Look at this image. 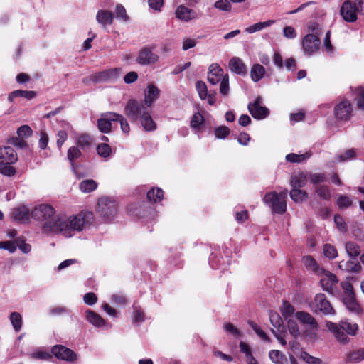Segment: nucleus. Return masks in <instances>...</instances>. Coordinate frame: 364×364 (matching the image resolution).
Masks as SVG:
<instances>
[{"instance_id":"1","label":"nucleus","mask_w":364,"mask_h":364,"mask_svg":"<svg viewBox=\"0 0 364 364\" xmlns=\"http://www.w3.org/2000/svg\"><path fill=\"white\" fill-rule=\"evenodd\" d=\"M94 215L90 211H81L77 215H71L68 218H60L57 232L65 237H71L75 232L82 231L87 226L93 222Z\"/></svg>"},{"instance_id":"2","label":"nucleus","mask_w":364,"mask_h":364,"mask_svg":"<svg viewBox=\"0 0 364 364\" xmlns=\"http://www.w3.org/2000/svg\"><path fill=\"white\" fill-rule=\"evenodd\" d=\"M54 208L48 204H40L31 210V217L41 223L42 232L46 235L57 233L60 215H55Z\"/></svg>"},{"instance_id":"3","label":"nucleus","mask_w":364,"mask_h":364,"mask_svg":"<svg viewBox=\"0 0 364 364\" xmlns=\"http://www.w3.org/2000/svg\"><path fill=\"white\" fill-rule=\"evenodd\" d=\"M124 113L132 121L139 120L141 126L146 132L154 131L156 124L151 116V109L144 107L142 102L131 99L124 107Z\"/></svg>"},{"instance_id":"4","label":"nucleus","mask_w":364,"mask_h":364,"mask_svg":"<svg viewBox=\"0 0 364 364\" xmlns=\"http://www.w3.org/2000/svg\"><path fill=\"white\" fill-rule=\"evenodd\" d=\"M326 326L329 331L333 333L337 341L343 344L347 343L349 341L348 335H355L358 328L356 323L348 321H341L338 324L327 321Z\"/></svg>"},{"instance_id":"5","label":"nucleus","mask_w":364,"mask_h":364,"mask_svg":"<svg viewBox=\"0 0 364 364\" xmlns=\"http://www.w3.org/2000/svg\"><path fill=\"white\" fill-rule=\"evenodd\" d=\"M18 161L16 151L11 146H0V173L6 176H14L16 171L12 164Z\"/></svg>"},{"instance_id":"6","label":"nucleus","mask_w":364,"mask_h":364,"mask_svg":"<svg viewBox=\"0 0 364 364\" xmlns=\"http://www.w3.org/2000/svg\"><path fill=\"white\" fill-rule=\"evenodd\" d=\"M287 190L282 191L279 193L276 191H271L265 194L263 200L271 208L273 213L283 214L287 210Z\"/></svg>"},{"instance_id":"7","label":"nucleus","mask_w":364,"mask_h":364,"mask_svg":"<svg viewBox=\"0 0 364 364\" xmlns=\"http://www.w3.org/2000/svg\"><path fill=\"white\" fill-rule=\"evenodd\" d=\"M340 13L347 22H355L358 14H364V0H346L341 6Z\"/></svg>"},{"instance_id":"8","label":"nucleus","mask_w":364,"mask_h":364,"mask_svg":"<svg viewBox=\"0 0 364 364\" xmlns=\"http://www.w3.org/2000/svg\"><path fill=\"white\" fill-rule=\"evenodd\" d=\"M97 206L98 213L105 220H112L117 213L116 201L109 197L100 198L98 200Z\"/></svg>"},{"instance_id":"9","label":"nucleus","mask_w":364,"mask_h":364,"mask_svg":"<svg viewBox=\"0 0 364 364\" xmlns=\"http://www.w3.org/2000/svg\"><path fill=\"white\" fill-rule=\"evenodd\" d=\"M319 275H321L320 284L324 291L334 296L341 295L337 288L338 280L335 274L323 269Z\"/></svg>"},{"instance_id":"10","label":"nucleus","mask_w":364,"mask_h":364,"mask_svg":"<svg viewBox=\"0 0 364 364\" xmlns=\"http://www.w3.org/2000/svg\"><path fill=\"white\" fill-rule=\"evenodd\" d=\"M311 310L315 313H322L325 315L333 314L334 310L323 294H318L310 304Z\"/></svg>"},{"instance_id":"11","label":"nucleus","mask_w":364,"mask_h":364,"mask_svg":"<svg viewBox=\"0 0 364 364\" xmlns=\"http://www.w3.org/2000/svg\"><path fill=\"white\" fill-rule=\"evenodd\" d=\"M334 115L339 122H348L353 117V107L346 100H343L334 107Z\"/></svg>"},{"instance_id":"12","label":"nucleus","mask_w":364,"mask_h":364,"mask_svg":"<svg viewBox=\"0 0 364 364\" xmlns=\"http://www.w3.org/2000/svg\"><path fill=\"white\" fill-rule=\"evenodd\" d=\"M321 40L314 34H306L302 40V49L304 55L311 56L319 50Z\"/></svg>"},{"instance_id":"13","label":"nucleus","mask_w":364,"mask_h":364,"mask_svg":"<svg viewBox=\"0 0 364 364\" xmlns=\"http://www.w3.org/2000/svg\"><path fill=\"white\" fill-rule=\"evenodd\" d=\"M121 73V68L107 69L92 75L90 79L92 80L94 82H114L119 77Z\"/></svg>"},{"instance_id":"14","label":"nucleus","mask_w":364,"mask_h":364,"mask_svg":"<svg viewBox=\"0 0 364 364\" xmlns=\"http://www.w3.org/2000/svg\"><path fill=\"white\" fill-rule=\"evenodd\" d=\"M262 99L261 97H257L254 102H250L248 105V110L252 117L257 119H263L269 116V109L262 105Z\"/></svg>"},{"instance_id":"15","label":"nucleus","mask_w":364,"mask_h":364,"mask_svg":"<svg viewBox=\"0 0 364 364\" xmlns=\"http://www.w3.org/2000/svg\"><path fill=\"white\" fill-rule=\"evenodd\" d=\"M118 113L108 112L102 113L100 118L97 120V127L102 133H109L112 129V122H116V117H118Z\"/></svg>"},{"instance_id":"16","label":"nucleus","mask_w":364,"mask_h":364,"mask_svg":"<svg viewBox=\"0 0 364 364\" xmlns=\"http://www.w3.org/2000/svg\"><path fill=\"white\" fill-rule=\"evenodd\" d=\"M159 58V55L151 48L144 47L139 50L136 61L140 65H146L157 62Z\"/></svg>"},{"instance_id":"17","label":"nucleus","mask_w":364,"mask_h":364,"mask_svg":"<svg viewBox=\"0 0 364 364\" xmlns=\"http://www.w3.org/2000/svg\"><path fill=\"white\" fill-rule=\"evenodd\" d=\"M51 351L58 359L66 361H75L77 360V354L71 349L62 345L53 346Z\"/></svg>"},{"instance_id":"18","label":"nucleus","mask_w":364,"mask_h":364,"mask_svg":"<svg viewBox=\"0 0 364 364\" xmlns=\"http://www.w3.org/2000/svg\"><path fill=\"white\" fill-rule=\"evenodd\" d=\"M160 94L159 89L153 84L149 85L144 91V101L141 102L144 107L151 109L152 104L156 100Z\"/></svg>"},{"instance_id":"19","label":"nucleus","mask_w":364,"mask_h":364,"mask_svg":"<svg viewBox=\"0 0 364 364\" xmlns=\"http://www.w3.org/2000/svg\"><path fill=\"white\" fill-rule=\"evenodd\" d=\"M295 318L301 323L308 326L311 330L317 331L318 323L310 314L305 311H297L295 314Z\"/></svg>"},{"instance_id":"20","label":"nucleus","mask_w":364,"mask_h":364,"mask_svg":"<svg viewBox=\"0 0 364 364\" xmlns=\"http://www.w3.org/2000/svg\"><path fill=\"white\" fill-rule=\"evenodd\" d=\"M223 70L216 63L211 64L208 73V82L215 85L224 78Z\"/></svg>"},{"instance_id":"21","label":"nucleus","mask_w":364,"mask_h":364,"mask_svg":"<svg viewBox=\"0 0 364 364\" xmlns=\"http://www.w3.org/2000/svg\"><path fill=\"white\" fill-rule=\"evenodd\" d=\"M86 320L95 327L100 328L105 326L107 328H111V324L107 323L104 318L95 311L87 309L85 311Z\"/></svg>"},{"instance_id":"22","label":"nucleus","mask_w":364,"mask_h":364,"mask_svg":"<svg viewBox=\"0 0 364 364\" xmlns=\"http://www.w3.org/2000/svg\"><path fill=\"white\" fill-rule=\"evenodd\" d=\"M176 16L178 19L184 21H188L198 18L195 11L183 5L179 6L176 9Z\"/></svg>"},{"instance_id":"23","label":"nucleus","mask_w":364,"mask_h":364,"mask_svg":"<svg viewBox=\"0 0 364 364\" xmlns=\"http://www.w3.org/2000/svg\"><path fill=\"white\" fill-rule=\"evenodd\" d=\"M229 68L232 72L240 75H245L247 71L246 65L238 57H233L230 60Z\"/></svg>"},{"instance_id":"24","label":"nucleus","mask_w":364,"mask_h":364,"mask_svg":"<svg viewBox=\"0 0 364 364\" xmlns=\"http://www.w3.org/2000/svg\"><path fill=\"white\" fill-rule=\"evenodd\" d=\"M12 215L16 220L20 223H25L29 221V210L25 205L14 208L12 211Z\"/></svg>"},{"instance_id":"25","label":"nucleus","mask_w":364,"mask_h":364,"mask_svg":"<svg viewBox=\"0 0 364 364\" xmlns=\"http://www.w3.org/2000/svg\"><path fill=\"white\" fill-rule=\"evenodd\" d=\"M114 14L111 11L99 10L96 15L97 21L103 27L112 23Z\"/></svg>"},{"instance_id":"26","label":"nucleus","mask_w":364,"mask_h":364,"mask_svg":"<svg viewBox=\"0 0 364 364\" xmlns=\"http://www.w3.org/2000/svg\"><path fill=\"white\" fill-rule=\"evenodd\" d=\"M36 96V92L35 91L31 90H17L11 92L8 97V100L9 102H13L14 98L16 97H25L27 100H31Z\"/></svg>"},{"instance_id":"27","label":"nucleus","mask_w":364,"mask_h":364,"mask_svg":"<svg viewBox=\"0 0 364 364\" xmlns=\"http://www.w3.org/2000/svg\"><path fill=\"white\" fill-rule=\"evenodd\" d=\"M338 267L341 270L348 272H358L361 269L359 262L352 260L341 261L339 262Z\"/></svg>"},{"instance_id":"28","label":"nucleus","mask_w":364,"mask_h":364,"mask_svg":"<svg viewBox=\"0 0 364 364\" xmlns=\"http://www.w3.org/2000/svg\"><path fill=\"white\" fill-rule=\"evenodd\" d=\"M266 73L265 68L260 64H254L250 70L251 79L254 82H259Z\"/></svg>"},{"instance_id":"29","label":"nucleus","mask_w":364,"mask_h":364,"mask_svg":"<svg viewBox=\"0 0 364 364\" xmlns=\"http://www.w3.org/2000/svg\"><path fill=\"white\" fill-rule=\"evenodd\" d=\"M306 183V176L304 173H298L291 176L290 184L293 188H300Z\"/></svg>"},{"instance_id":"30","label":"nucleus","mask_w":364,"mask_h":364,"mask_svg":"<svg viewBox=\"0 0 364 364\" xmlns=\"http://www.w3.org/2000/svg\"><path fill=\"white\" fill-rule=\"evenodd\" d=\"M342 300L346 306L351 311H357L359 309V305L355 300V294H346L342 296Z\"/></svg>"},{"instance_id":"31","label":"nucleus","mask_w":364,"mask_h":364,"mask_svg":"<svg viewBox=\"0 0 364 364\" xmlns=\"http://www.w3.org/2000/svg\"><path fill=\"white\" fill-rule=\"evenodd\" d=\"M275 23L274 20H268L264 22L256 23L245 29V31L248 33H253L259 31L267 27L271 26Z\"/></svg>"},{"instance_id":"32","label":"nucleus","mask_w":364,"mask_h":364,"mask_svg":"<svg viewBox=\"0 0 364 364\" xmlns=\"http://www.w3.org/2000/svg\"><path fill=\"white\" fill-rule=\"evenodd\" d=\"M62 127L63 129L59 130L56 134L57 136V146L59 149H61L63 144L65 143V141L68 139V133L66 132V129H69L70 127V124L66 122H63Z\"/></svg>"},{"instance_id":"33","label":"nucleus","mask_w":364,"mask_h":364,"mask_svg":"<svg viewBox=\"0 0 364 364\" xmlns=\"http://www.w3.org/2000/svg\"><path fill=\"white\" fill-rule=\"evenodd\" d=\"M364 360V348L358 350H353L347 354V363H359Z\"/></svg>"},{"instance_id":"34","label":"nucleus","mask_w":364,"mask_h":364,"mask_svg":"<svg viewBox=\"0 0 364 364\" xmlns=\"http://www.w3.org/2000/svg\"><path fill=\"white\" fill-rule=\"evenodd\" d=\"M346 251L352 259H355L361 252L360 246L354 242H348L345 245Z\"/></svg>"},{"instance_id":"35","label":"nucleus","mask_w":364,"mask_h":364,"mask_svg":"<svg viewBox=\"0 0 364 364\" xmlns=\"http://www.w3.org/2000/svg\"><path fill=\"white\" fill-rule=\"evenodd\" d=\"M303 262L305 266L315 273L320 274L323 271V268L319 267L316 260L311 256H305L303 257Z\"/></svg>"},{"instance_id":"36","label":"nucleus","mask_w":364,"mask_h":364,"mask_svg":"<svg viewBox=\"0 0 364 364\" xmlns=\"http://www.w3.org/2000/svg\"><path fill=\"white\" fill-rule=\"evenodd\" d=\"M97 188V183L92 179L83 180L79 184V188L83 193H90Z\"/></svg>"},{"instance_id":"37","label":"nucleus","mask_w":364,"mask_h":364,"mask_svg":"<svg viewBox=\"0 0 364 364\" xmlns=\"http://www.w3.org/2000/svg\"><path fill=\"white\" fill-rule=\"evenodd\" d=\"M269 357L275 364H286L287 363L286 356L277 350H270L269 353Z\"/></svg>"},{"instance_id":"38","label":"nucleus","mask_w":364,"mask_h":364,"mask_svg":"<svg viewBox=\"0 0 364 364\" xmlns=\"http://www.w3.org/2000/svg\"><path fill=\"white\" fill-rule=\"evenodd\" d=\"M164 197V191L159 188H153L147 193V198L149 201L157 203L162 200Z\"/></svg>"},{"instance_id":"39","label":"nucleus","mask_w":364,"mask_h":364,"mask_svg":"<svg viewBox=\"0 0 364 364\" xmlns=\"http://www.w3.org/2000/svg\"><path fill=\"white\" fill-rule=\"evenodd\" d=\"M289 194L291 198L296 203H302L308 198L307 193L299 188H293Z\"/></svg>"},{"instance_id":"40","label":"nucleus","mask_w":364,"mask_h":364,"mask_svg":"<svg viewBox=\"0 0 364 364\" xmlns=\"http://www.w3.org/2000/svg\"><path fill=\"white\" fill-rule=\"evenodd\" d=\"M281 314L282 316L286 319L291 318L294 316H295V309L292 305L287 301H284L281 309Z\"/></svg>"},{"instance_id":"41","label":"nucleus","mask_w":364,"mask_h":364,"mask_svg":"<svg viewBox=\"0 0 364 364\" xmlns=\"http://www.w3.org/2000/svg\"><path fill=\"white\" fill-rule=\"evenodd\" d=\"M204 122V117L200 112L195 113L191 120V127L195 129L196 132H199L201 129V126Z\"/></svg>"},{"instance_id":"42","label":"nucleus","mask_w":364,"mask_h":364,"mask_svg":"<svg viewBox=\"0 0 364 364\" xmlns=\"http://www.w3.org/2000/svg\"><path fill=\"white\" fill-rule=\"evenodd\" d=\"M240 351L245 355L247 363H257L255 358L252 356L251 348L247 343L245 342H240Z\"/></svg>"},{"instance_id":"43","label":"nucleus","mask_w":364,"mask_h":364,"mask_svg":"<svg viewBox=\"0 0 364 364\" xmlns=\"http://www.w3.org/2000/svg\"><path fill=\"white\" fill-rule=\"evenodd\" d=\"M81 151L77 146H71L68 150L67 157L72 166L73 169H75L74 162L76 159L81 156Z\"/></svg>"},{"instance_id":"44","label":"nucleus","mask_w":364,"mask_h":364,"mask_svg":"<svg viewBox=\"0 0 364 364\" xmlns=\"http://www.w3.org/2000/svg\"><path fill=\"white\" fill-rule=\"evenodd\" d=\"M11 323L16 332L20 331L22 326V317L18 312H12L10 315Z\"/></svg>"},{"instance_id":"45","label":"nucleus","mask_w":364,"mask_h":364,"mask_svg":"<svg viewBox=\"0 0 364 364\" xmlns=\"http://www.w3.org/2000/svg\"><path fill=\"white\" fill-rule=\"evenodd\" d=\"M315 191L321 199L328 200L331 197L329 188L326 186L318 185L316 186Z\"/></svg>"},{"instance_id":"46","label":"nucleus","mask_w":364,"mask_h":364,"mask_svg":"<svg viewBox=\"0 0 364 364\" xmlns=\"http://www.w3.org/2000/svg\"><path fill=\"white\" fill-rule=\"evenodd\" d=\"M97 152L102 158H109L112 154V149L107 144L101 143L97 146Z\"/></svg>"},{"instance_id":"47","label":"nucleus","mask_w":364,"mask_h":364,"mask_svg":"<svg viewBox=\"0 0 364 364\" xmlns=\"http://www.w3.org/2000/svg\"><path fill=\"white\" fill-rule=\"evenodd\" d=\"M311 156L310 154L306 153L304 154H289L286 156V160L287 161L291 162V163H299L305 159L309 158Z\"/></svg>"},{"instance_id":"48","label":"nucleus","mask_w":364,"mask_h":364,"mask_svg":"<svg viewBox=\"0 0 364 364\" xmlns=\"http://www.w3.org/2000/svg\"><path fill=\"white\" fill-rule=\"evenodd\" d=\"M353 203V200L346 195H338L336 204L340 208H347Z\"/></svg>"},{"instance_id":"49","label":"nucleus","mask_w":364,"mask_h":364,"mask_svg":"<svg viewBox=\"0 0 364 364\" xmlns=\"http://www.w3.org/2000/svg\"><path fill=\"white\" fill-rule=\"evenodd\" d=\"M287 328L290 333V334L296 338L299 335H300V331L298 326L297 323L291 318L287 320Z\"/></svg>"},{"instance_id":"50","label":"nucleus","mask_w":364,"mask_h":364,"mask_svg":"<svg viewBox=\"0 0 364 364\" xmlns=\"http://www.w3.org/2000/svg\"><path fill=\"white\" fill-rule=\"evenodd\" d=\"M196 89L198 93L199 97L201 100H205L207 97L208 88L205 83L202 80H198L196 83Z\"/></svg>"},{"instance_id":"51","label":"nucleus","mask_w":364,"mask_h":364,"mask_svg":"<svg viewBox=\"0 0 364 364\" xmlns=\"http://www.w3.org/2000/svg\"><path fill=\"white\" fill-rule=\"evenodd\" d=\"M230 129L225 126H220L215 129L214 134L217 139H225L230 134Z\"/></svg>"},{"instance_id":"52","label":"nucleus","mask_w":364,"mask_h":364,"mask_svg":"<svg viewBox=\"0 0 364 364\" xmlns=\"http://www.w3.org/2000/svg\"><path fill=\"white\" fill-rule=\"evenodd\" d=\"M220 82V93L223 96H228L230 91L228 75H225Z\"/></svg>"},{"instance_id":"53","label":"nucleus","mask_w":364,"mask_h":364,"mask_svg":"<svg viewBox=\"0 0 364 364\" xmlns=\"http://www.w3.org/2000/svg\"><path fill=\"white\" fill-rule=\"evenodd\" d=\"M323 250L325 257L329 259H334L338 255L336 247L330 244L324 245Z\"/></svg>"},{"instance_id":"54","label":"nucleus","mask_w":364,"mask_h":364,"mask_svg":"<svg viewBox=\"0 0 364 364\" xmlns=\"http://www.w3.org/2000/svg\"><path fill=\"white\" fill-rule=\"evenodd\" d=\"M31 357L33 359L48 360L52 358L49 352L42 349H38L31 353Z\"/></svg>"},{"instance_id":"55","label":"nucleus","mask_w":364,"mask_h":364,"mask_svg":"<svg viewBox=\"0 0 364 364\" xmlns=\"http://www.w3.org/2000/svg\"><path fill=\"white\" fill-rule=\"evenodd\" d=\"M249 325L251 326V328L254 330L255 333L263 341H268L269 337L266 334V333L255 323L253 321H249Z\"/></svg>"},{"instance_id":"56","label":"nucleus","mask_w":364,"mask_h":364,"mask_svg":"<svg viewBox=\"0 0 364 364\" xmlns=\"http://www.w3.org/2000/svg\"><path fill=\"white\" fill-rule=\"evenodd\" d=\"M91 143V138L87 134H82L78 136L77 139V145L84 149L88 147Z\"/></svg>"},{"instance_id":"57","label":"nucleus","mask_w":364,"mask_h":364,"mask_svg":"<svg viewBox=\"0 0 364 364\" xmlns=\"http://www.w3.org/2000/svg\"><path fill=\"white\" fill-rule=\"evenodd\" d=\"M355 158V153L353 149H348L345 152L338 155V161L339 162H344Z\"/></svg>"},{"instance_id":"58","label":"nucleus","mask_w":364,"mask_h":364,"mask_svg":"<svg viewBox=\"0 0 364 364\" xmlns=\"http://www.w3.org/2000/svg\"><path fill=\"white\" fill-rule=\"evenodd\" d=\"M115 14L116 17L123 21H127L129 20L126 9L122 4H117L116 6Z\"/></svg>"},{"instance_id":"59","label":"nucleus","mask_w":364,"mask_h":364,"mask_svg":"<svg viewBox=\"0 0 364 364\" xmlns=\"http://www.w3.org/2000/svg\"><path fill=\"white\" fill-rule=\"evenodd\" d=\"M300 358L302 359L304 362H306L308 364H321V360L313 357L308 354L306 352H301L300 355Z\"/></svg>"},{"instance_id":"60","label":"nucleus","mask_w":364,"mask_h":364,"mask_svg":"<svg viewBox=\"0 0 364 364\" xmlns=\"http://www.w3.org/2000/svg\"><path fill=\"white\" fill-rule=\"evenodd\" d=\"M9 143L20 149H24L27 146V143L23 138H20L18 136L10 138Z\"/></svg>"},{"instance_id":"61","label":"nucleus","mask_w":364,"mask_h":364,"mask_svg":"<svg viewBox=\"0 0 364 364\" xmlns=\"http://www.w3.org/2000/svg\"><path fill=\"white\" fill-rule=\"evenodd\" d=\"M355 100L356 101L358 107L364 110V89L358 88L356 90Z\"/></svg>"},{"instance_id":"62","label":"nucleus","mask_w":364,"mask_h":364,"mask_svg":"<svg viewBox=\"0 0 364 364\" xmlns=\"http://www.w3.org/2000/svg\"><path fill=\"white\" fill-rule=\"evenodd\" d=\"M144 321V314L139 306H134L133 321L141 323Z\"/></svg>"},{"instance_id":"63","label":"nucleus","mask_w":364,"mask_h":364,"mask_svg":"<svg viewBox=\"0 0 364 364\" xmlns=\"http://www.w3.org/2000/svg\"><path fill=\"white\" fill-rule=\"evenodd\" d=\"M33 133L32 129L28 125H22L17 129V134L20 138H27Z\"/></svg>"},{"instance_id":"64","label":"nucleus","mask_w":364,"mask_h":364,"mask_svg":"<svg viewBox=\"0 0 364 364\" xmlns=\"http://www.w3.org/2000/svg\"><path fill=\"white\" fill-rule=\"evenodd\" d=\"M214 6L221 11H230L231 10V4L228 0H218L215 3Z\"/></svg>"}]
</instances>
